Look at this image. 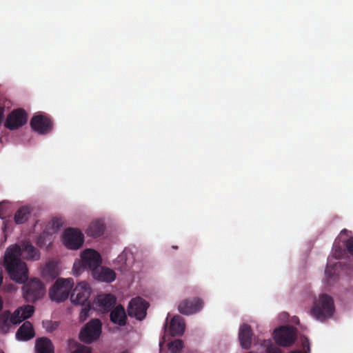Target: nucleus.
Listing matches in <instances>:
<instances>
[{"label":"nucleus","instance_id":"obj_1","mask_svg":"<svg viewBox=\"0 0 353 353\" xmlns=\"http://www.w3.org/2000/svg\"><path fill=\"white\" fill-rule=\"evenodd\" d=\"M22 259L38 260L39 250L29 241H23L20 245L13 244L7 248L4 256V266L11 279L23 283L28 279V268Z\"/></svg>","mask_w":353,"mask_h":353},{"label":"nucleus","instance_id":"obj_2","mask_svg":"<svg viewBox=\"0 0 353 353\" xmlns=\"http://www.w3.org/2000/svg\"><path fill=\"white\" fill-rule=\"evenodd\" d=\"M334 309L333 299L326 294H322L314 301L311 314L316 319L323 321L333 315Z\"/></svg>","mask_w":353,"mask_h":353},{"label":"nucleus","instance_id":"obj_3","mask_svg":"<svg viewBox=\"0 0 353 353\" xmlns=\"http://www.w3.org/2000/svg\"><path fill=\"white\" fill-rule=\"evenodd\" d=\"M81 259L75 262L73 270L76 275L81 274L84 270H89L92 273L101 264V258L99 252L92 249H86L81 254Z\"/></svg>","mask_w":353,"mask_h":353},{"label":"nucleus","instance_id":"obj_4","mask_svg":"<svg viewBox=\"0 0 353 353\" xmlns=\"http://www.w3.org/2000/svg\"><path fill=\"white\" fill-rule=\"evenodd\" d=\"M73 285L74 281L71 278L58 279L49 290L50 298L58 303L65 301Z\"/></svg>","mask_w":353,"mask_h":353},{"label":"nucleus","instance_id":"obj_5","mask_svg":"<svg viewBox=\"0 0 353 353\" xmlns=\"http://www.w3.org/2000/svg\"><path fill=\"white\" fill-rule=\"evenodd\" d=\"M22 291L26 301L34 303L43 296L45 288L39 279H33L23 285Z\"/></svg>","mask_w":353,"mask_h":353},{"label":"nucleus","instance_id":"obj_6","mask_svg":"<svg viewBox=\"0 0 353 353\" xmlns=\"http://www.w3.org/2000/svg\"><path fill=\"white\" fill-rule=\"evenodd\" d=\"M102 323L98 319L90 320L81 330L79 339L86 343H91L97 340L101 334Z\"/></svg>","mask_w":353,"mask_h":353},{"label":"nucleus","instance_id":"obj_7","mask_svg":"<svg viewBox=\"0 0 353 353\" xmlns=\"http://www.w3.org/2000/svg\"><path fill=\"white\" fill-rule=\"evenodd\" d=\"M274 339L279 346L290 347L296 339V330L290 326H282L274 332Z\"/></svg>","mask_w":353,"mask_h":353},{"label":"nucleus","instance_id":"obj_8","mask_svg":"<svg viewBox=\"0 0 353 353\" xmlns=\"http://www.w3.org/2000/svg\"><path fill=\"white\" fill-rule=\"evenodd\" d=\"M31 128L39 134L50 133L53 128V121L47 114L38 113L30 120Z\"/></svg>","mask_w":353,"mask_h":353},{"label":"nucleus","instance_id":"obj_9","mask_svg":"<svg viewBox=\"0 0 353 353\" xmlns=\"http://www.w3.org/2000/svg\"><path fill=\"white\" fill-rule=\"evenodd\" d=\"M84 241V236L81 230L77 228H68L63 234L64 245L70 250L80 248Z\"/></svg>","mask_w":353,"mask_h":353},{"label":"nucleus","instance_id":"obj_10","mask_svg":"<svg viewBox=\"0 0 353 353\" xmlns=\"http://www.w3.org/2000/svg\"><path fill=\"white\" fill-rule=\"evenodd\" d=\"M148 303L140 296L132 299L128 306V314L130 317H134L139 321L145 319L147 314Z\"/></svg>","mask_w":353,"mask_h":353},{"label":"nucleus","instance_id":"obj_11","mask_svg":"<svg viewBox=\"0 0 353 353\" xmlns=\"http://www.w3.org/2000/svg\"><path fill=\"white\" fill-rule=\"evenodd\" d=\"M27 113L23 109L12 110L8 116L4 126L10 130H14L25 125L27 122Z\"/></svg>","mask_w":353,"mask_h":353},{"label":"nucleus","instance_id":"obj_12","mask_svg":"<svg viewBox=\"0 0 353 353\" xmlns=\"http://www.w3.org/2000/svg\"><path fill=\"white\" fill-rule=\"evenodd\" d=\"M91 293V288L85 281L79 283L73 290L70 300L75 305H85Z\"/></svg>","mask_w":353,"mask_h":353},{"label":"nucleus","instance_id":"obj_13","mask_svg":"<svg viewBox=\"0 0 353 353\" xmlns=\"http://www.w3.org/2000/svg\"><path fill=\"white\" fill-rule=\"evenodd\" d=\"M203 307V301L199 298H194L182 301L178 306V310L181 314L189 315L198 312Z\"/></svg>","mask_w":353,"mask_h":353},{"label":"nucleus","instance_id":"obj_14","mask_svg":"<svg viewBox=\"0 0 353 353\" xmlns=\"http://www.w3.org/2000/svg\"><path fill=\"white\" fill-rule=\"evenodd\" d=\"M92 275L94 279L106 283L112 282L116 278V274L112 270L101 265L93 271Z\"/></svg>","mask_w":353,"mask_h":353},{"label":"nucleus","instance_id":"obj_15","mask_svg":"<svg viewBox=\"0 0 353 353\" xmlns=\"http://www.w3.org/2000/svg\"><path fill=\"white\" fill-rule=\"evenodd\" d=\"M252 332L250 326L243 324L241 326L239 333V339L241 346L243 349H249L252 343Z\"/></svg>","mask_w":353,"mask_h":353},{"label":"nucleus","instance_id":"obj_16","mask_svg":"<svg viewBox=\"0 0 353 353\" xmlns=\"http://www.w3.org/2000/svg\"><path fill=\"white\" fill-rule=\"evenodd\" d=\"M34 336L32 325L29 321H25L18 329L16 337L19 341H28Z\"/></svg>","mask_w":353,"mask_h":353},{"label":"nucleus","instance_id":"obj_17","mask_svg":"<svg viewBox=\"0 0 353 353\" xmlns=\"http://www.w3.org/2000/svg\"><path fill=\"white\" fill-rule=\"evenodd\" d=\"M169 331L172 336L182 335L185 331L183 319L179 315L174 316L170 321Z\"/></svg>","mask_w":353,"mask_h":353},{"label":"nucleus","instance_id":"obj_18","mask_svg":"<svg viewBox=\"0 0 353 353\" xmlns=\"http://www.w3.org/2000/svg\"><path fill=\"white\" fill-rule=\"evenodd\" d=\"M111 321L119 326H124L126 324L127 316L123 306L117 305L110 314Z\"/></svg>","mask_w":353,"mask_h":353},{"label":"nucleus","instance_id":"obj_19","mask_svg":"<svg viewBox=\"0 0 353 353\" xmlns=\"http://www.w3.org/2000/svg\"><path fill=\"white\" fill-rule=\"evenodd\" d=\"M97 303L101 310L108 312L114 305L116 299L114 295L111 294H101L97 298Z\"/></svg>","mask_w":353,"mask_h":353},{"label":"nucleus","instance_id":"obj_20","mask_svg":"<svg viewBox=\"0 0 353 353\" xmlns=\"http://www.w3.org/2000/svg\"><path fill=\"white\" fill-rule=\"evenodd\" d=\"M36 353H54L52 341L47 337L39 338L35 343Z\"/></svg>","mask_w":353,"mask_h":353},{"label":"nucleus","instance_id":"obj_21","mask_svg":"<svg viewBox=\"0 0 353 353\" xmlns=\"http://www.w3.org/2000/svg\"><path fill=\"white\" fill-rule=\"evenodd\" d=\"M105 230L104 224L100 221H92L85 230L88 236L97 238L103 234Z\"/></svg>","mask_w":353,"mask_h":353},{"label":"nucleus","instance_id":"obj_22","mask_svg":"<svg viewBox=\"0 0 353 353\" xmlns=\"http://www.w3.org/2000/svg\"><path fill=\"white\" fill-rule=\"evenodd\" d=\"M32 212V209L29 206H22L17 210L14 214V221L17 224H23L26 222Z\"/></svg>","mask_w":353,"mask_h":353},{"label":"nucleus","instance_id":"obj_23","mask_svg":"<svg viewBox=\"0 0 353 353\" xmlns=\"http://www.w3.org/2000/svg\"><path fill=\"white\" fill-rule=\"evenodd\" d=\"M14 325L11 319V313L6 310L0 315V331L6 334L9 332L12 325Z\"/></svg>","mask_w":353,"mask_h":353},{"label":"nucleus","instance_id":"obj_24","mask_svg":"<svg viewBox=\"0 0 353 353\" xmlns=\"http://www.w3.org/2000/svg\"><path fill=\"white\" fill-rule=\"evenodd\" d=\"M42 274L44 277L54 279L58 276L57 265L53 262H48L43 268Z\"/></svg>","mask_w":353,"mask_h":353},{"label":"nucleus","instance_id":"obj_25","mask_svg":"<svg viewBox=\"0 0 353 353\" xmlns=\"http://www.w3.org/2000/svg\"><path fill=\"white\" fill-rule=\"evenodd\" d=\"M69 346L70 348L75 347V349L70 353H92V350L90 347L78 343L73 340L69 341Z\"/></svg>","mask_w":353,"mask_h":353},{"label":"nucleus","instance_id":"obj_26","mask_svg":"<svg viewBox=\"0 0 353 353\" xmlns=\"http://www.w3.org/2000/svg\"><path fill=\"white\" fill-rule=\"evenodd\" d=\"M183 347V342L181 339H176L168 344V349L171 353H179Z\"/></svg>","mask_w":353,"mask_h":353},{"label":"nucleus","instance_id":"obj_27","mask_svg":"<svg viewBox=\"0 0 353 353\" xmlns=\"http://www.w3.org/2000/svg\"><path fill=\"white\" fill-rule=\"evenodd\" d=\"M21 310V315L22 316V319L26 320L30 318L34 312V307L30 305H25L23 306L20 307Z\"/></svg>","mask_w":353,"mask_h":353},{"label":"nucleus","instance_id":"obj_28","mask_svg":"<svg viewBox=\"0 0 353 353\" xmlns=\"http://www.w3.org/2000/svg\"><path fill=\"white\" fill-rule=\"evenodd\" d=\"M263 345L266 347L265 353H283L281 350L273 345L270 340H265Z\"/></svg>","mask_w":353,"mask_h":353},{"label":"nucleus","instance_id":"obj_29","mask_svg":"<svg viewBox=\"0 0 353 353\" xmlns=\"http://www.w3.org/2000/svg\"><path fill=\"white\" fill-rule=\"evenodd\" d=\"M42 324H43V327L48 332H52L59 326V324H58L57 322H56V321H43L42 322Z\"/></svg>","mask_w":353,"mask_h":353},{"label":"nucleus","instance_id":"obj_30","mask_svg":"<svg viewBox=\"0 0 353 353\" xmlns=\"http://www.w3.org/2000/svg\"><path fill=\"white\" fill-rule=\"evenodd\" d=\"M92 310V307L90 303H88L84 307L82 308L79 314V319L81 321H84L90 315V312Z\"/></svg>","mask_w":353,"mask_h":353},{"label":"nucleus","instance_id":"obj_31","mask_svg":"<svg viewBox=\"0 0 353 353\" xmlns=\"http://www.w3.org/2000/svg\"><path fill=\"white\" fill-rule=\"evenodd\" d=\"M21 312V310L19 307L12 314H11V319L13 322V324L17 325L24 321L23 319H22Z\"/></svg>","mask_w":353,"mask_h":353},{"label":"nucleus","instance_id":"obj_32","mask_svg":"<svg viewBox=\"0 0 353 353\" xmlns=\"http://www.w3.org/2000/svg\"><path fill=\"white\" fill-rule=\"evenodd\" d=\"M9 213V205L8 203L3 201L0 203V218L5 219Z\"/></svg>","mask_w":353,"mask_h":353},{"label":"nucleus","instance_id":"obj_33","mask_svg":"<svg viewBox=\"0 0 353 353\" xmlns=\"http://www.w3.org/2000/svg\"><path fill=\"white\" fill-rule=\"evenodd\" d=\"M346 250L341 248L340 246H334V255L336 259H343L346 255Z\"/></svg>","mask_w":353,"mask_h":353},{"label":"nucleus","instance_id":"obj_34","mask_svg":"<svg viewBox=\"0 0 353 353\" xmlns=\"http://www.w3.org/2000/svg\"><path fill=\"white\" fill-rule=\"evenodd\" d=\"M344 245L345 247L346 253L353 257V236H350L345 241Z\"/></svg>","mask_w":353,"mask_h":353},{"label":"nucleus","instance_id":"obj_35","mask_svg":"<svg viewBox=\"0 0 353 353\" xmlns=\"http://www.w3.org/2000/svg\"><path fill=\"white\" fill-rule=\"evenodd\" d=\"M63 223L62 219L54 217L51 221L52 228L54 230L59 229Z\"/></svg>","mask_w":353,"mask_h":353},{"label":"nucleus","instance_id":"obj_36","mask_svg":"<svg viewBox=\"0 0 353 353\" xmlns=\"http://www.w3.org/2000/svg\"><path fill=\"white\" fill-rule=\"evenodd\" d=\"M3 112H4V108L3 107L0 106V125L2 123L3 120Z\"/></svg>","mask_w":353,"mask_h":353},{"label":"nucleus","instance_id":"obj_37","mask_svg":"<svg viewBox=\"0 0 353 353\" xmlns=\"http://www.w3.org/2000/svg\"><path fill=\"white\" fill-rule=\"evenodd\" d=\"M303 345L304 347L307 346V350L310 351V344L307 339H306L303 343Z\"/></svg>","mask_w":353,"mask_h":353},{"label":"nucleus","instance_id":"obj_38","mask_svg":"<svg viewBox=\"0 0 353 353\" xmlns=\"http://www.w3.org/2000/svg\"><path fill=\"white\" fill-rule=\"evenodd\" d=\"M43 235H40L39 237L38 238V240H37V244L39 245V246H41L42 245L41 244V240L43 239Z\"/></svg>","mask_w":353,"mask_h":353},{"label":"nucleus","instance_id":"obj_39","mask_svg":"<svg viewBox=\"0 0 353 353\" xmlns=\"http://www.w3.org/2000/svg\"><path fill=\"white\" fill-rule=\"evenodd\" d=\"M347 232V230L346 229H343L341 232V234H345Z\"/></svg>","mask_w":353,"mask_h":353},{"label":"nucleus","instance_id":"obj_40","mask_svg":"<svg viewBox=\"0 0 353 353\" xmlns=\"http://www.w3.org/2000/svg\"><path fill=\"white\" fill-rule=\"evenodd\" d=\"M119 259L120 261H122L123 259V256H119Z\"/></svg>","mask_w":353,"mask_h":353},{"label":"nucleus","instance_id":"obj_41","mask_svg":"<svg viewBox=\"0 0 353 353\" xmlns=\"http://www.w3.org/2000/svg\"><path fill=\"white\" fill-rule=\"evenodd\" d=\"M328 271H329V268H328V267H327L326 269H325V274H327Z\"/></svg>","mask_w":353,"mask_h":353},{"label":"nucleus","instance_id":"obj_42","mask_svg":"<svg viewBox=\"0 0 353 353\" xmlns=\"http://www.w3.org/2000/svg\"><path fill=\"white\" fill-rule=\"evenodd\" d=\"M167 324H168L167 323L165 324V325H164V327H165V328H166V327H167Z\"/></svg>","mask_w":353,"mask_h":353},{"label":"nucleus","instance_id":"obj_43","mask_svg":"<svg viewBox=\"0 0 353 353\" xmlns=\"http://www.w3.org/2000/svg\"><path fill=\"white\" fill-rule=\"evenodd\" d=\"M121 353H128V352H121Z\"/></svg>","mask_w":353,"mask_h":353}]
</instances>
